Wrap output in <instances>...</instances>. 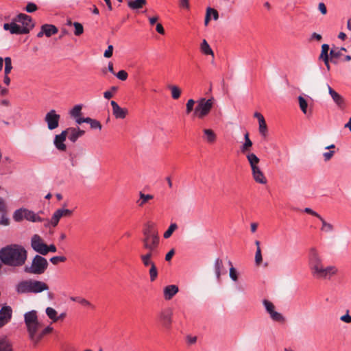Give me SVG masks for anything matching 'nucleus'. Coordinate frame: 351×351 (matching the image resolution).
I'll use <instances>...</instances> for the list:
<instances>
[{
    "label": "nucleus",
    "instance_id": "nucleus-17",
    "mask_svg": "<svg viewBox=\"0 0 351 351\" xmlns=\"http://www.w3.org/2000/svg\"><path fill=\"white\" fill-rule=\"evenodd\" d=\"M143 247L147 250H156L159 244V237L143 239Z\"/></svg>",
    "mask_w": 351,
    "mask_h": 351
},
{
    "label": "nucleus",
    "instance_id": "nucleus-9",
    "mask_svg": "<svg viewBox=\"0 0 351 351\" xmlns=\"http://www.w3.org/2000/svg\"><path fill=\"white\" fill-rule=\"evenodd\" d=\"M60 119V116L56 113L55 110H51L46 114L45 117V121L50 130H53L58 127Z\"/></svg>",
    "mask_w": 351,
    "mask_h": 351
},
{
    "label": "nucleus",
    "instance_id": "nucleus-29",
    "mask_svg": "<svg viewBox=\"0 0 351 351\" xmlns=\"http://www.w3.org/2000/svg\"><path fill=\"white\" fill-rule=\"evenodd\" d=\"M205 140L208 143H213L217 138L215 133L211 129H204L203 130Z\"/></svg>",
    "mask_w": 351,
    "mask_h": 351
},
{
    "label": "nucleus",
    "instance_id": "nucleus-27",
    "mask_svg": "<svg viewBox=\"0 0 351 351\" xmlns=\"http://www.w3.org/2000/svg\"><path fill=\"white\" fill-rule=\"evenodd\" d=\"M247 159L250 163L251 169L258 167L260 159L254 153H247Z\"/></svg>",
    "mask_w": 351,
    "mask_h": 351
},
{
    "label": "nucleus",
    "instance_id": "nucleus-58",
    "mask_svg": "<svg viewBox=\"0 0 351 351\" xmlns=\"http://www.w3.org/2000/svg\"><path fill=\"white\" fill-rule=\"evenodd\" d=\"M141 260L145 267H151L155 263L151 260L145 258L140 257Z\"/></svg>",
    "mask_w": 351,
    "mask_h": 351
},
{
    "label": "nucleus",
    "instance_id": "nucleus-2",
    "mask_svg": "<svg viewBox=\"0 0 351 351\" xmlns=\"http://www.w3.org/2000/svg\"><path fill=\"white\" fill-rule=\"evenodd\" d=\"M308 265L313 276L317 279H329L338 272V269L335 266H328L326 267L323 266L322 260L318 252L314 247L311 248L309 251Z\"/></svg>",
    "mask_w": 351,
    "mask_h": 351
},
{
    "label": "nucleus",
    "instance_id": "nucleus-37",
    "mask_svg": "<svg viewBox=\"0 0 351 351\" xmlns=\"http://www.w3.org/2000/svg\"><path fill=\"white\" fill-rule=\"evenodd\" d=\"M270 317L271 319L274 322H285V317L282 316V315L277 311H272L270 314Z\"/></svg>",
    "mask_w": 351,
    "mask_h": 351
},
{
    "label": "nucleus",
    "instance_id": "nucleus-5",
    "mask_svg": "<svg viewBox=\"0 0 351 351\" xmlns=\"http://www.w3.org/2000/svg\"><path fill=\"white\" fill-rule=\"evenodd\" d=\"M13 219L16 222H20L23 219H26L32 222H42L45 219L41 218L34 211L25 208H21L16 210L12 215Z\"/></svg>",
    "mask_w": 351,
    "mask_h": 351
},
{
    "label": "nucleus",
    "instance_id": "nucleus-55",
    "mask_svg": "<svg viewBox=\"0 0 351 351\" xmlns=\"http://www.w3.org/2000/svg\"><path fill=\"white\" fill-rule=\"evenodd\" d=\"M263 258L261 254V247H258V249L256 250V254H255V262L256 265H260L262 262Z\"/></svg>",
    "mask_w": 351,
    "mask_h": 351
},
{
    "label": "nucleus",
    "instance_id": "nucleus-18",
    "mask_svg": "<svg viewBox=\"0 0 351 351\" xmlns=\"http://www.w3.org/2000/svg\"><path fill=\"white\" fill-rule=\"evenodd\" d=\"M328 87V93L331 97L332 98L334 102L340 108H343L345 107V101L343 97L340 95L337 92L333 90L329 85Z\"/></svg>",
    "mask_w": 351,
    "mask_h": 351
},
{
    "label": "nucleus",
    "instance_id": "nucleus-40",
    "mask_svg": "<svg viewBox=\"0 0 351 351\" xmlns=\"http://www.w3.org/2000/svg\"><path fill=\"white\" fill-rule=\"evenodd\" d=\"M4 61H5L4 73L9 75L12 69V59L10 57H6L4 59Z\"/></svg>",
    "mask_w": 351,
    "mask_h": 351
},
{
    "label": "nucleus",
    "instance_id": "nucleus-32",
    "mask_svg": "<svg viewBox=\"0 0 351 351\" xmlns=\"http://www.w3.org/2000/svg\"><path fill=\"white\" fill-rule=\"evenodd\" d=\"M140 199L137 201V204L139 206H143L149 200L152 199L154 196L152 195H145L142 192L139 193Z\"/></svg>",
    "mask_w": 351,
    "mask_h": 351
},
{
    "label": "nucleus",
    "instance_id": "nucleus-12",
    "mask_svg": "<svg viewBox=\"0 0 351 351\" xmlns=\"http://www.w3.org/2000/svg\"><path fill=\"white\" fill-rule=\"evenodd\" d=\"M12 317V309L10 306H4L0 310V328L6 325Z\"/></svg>",
    "mask_w": 351,
    "mask_h": 351
},
{
    "label": "nucleus",
    "instance_id": "nucleus-38",
    "mask_svg": "<svg viewBox=\"0 0 351 351\" xmlns=\"http://www.w3.org/2000/svg\"><path fill=\"white\" fill-rule=\"evenodd\" d=\"M71 300L77 302L83 306L93 308V306L90 304V302L84 298L80 297H71Z\"/></svg>",
    "mask_w": 351,
    "mask_h": 351
},
{
    "label": "nucleus",
    "instance_id": "nucleus-1",
    "mask_svg": "<svg viewBox=\"0 0 351 351\" xmlns=\"http://www.w3.org/2000/svg\"><path fill=\"white\" fill-rule=\"evenodd\" d=\"M27 252L25 247L18 244H11L0 250V261L7 266L20 267L27 260Z\"/></svg>",
    "mask_w": 351,
    "mask_h": 351
},
{
    "label": "nucleus",
    "instance_id": "nucleus-26",
    "mask_svg": "<svg viewBox=\"0 0 351 351\" xmlns=\"http://www.w3.org/2000/svg\"><path fill=\"white\" fill-rule=\"evenodd\" d=\"M215 272L218 281L221 279V274L222 270H223V261L219 258H217L215 260V265H214Z\"/></svg>",
    "mask_w": 351,
    "mask_h": 351
},
{
    "label": "nucleus",
    "instance_id": "nucleus-48",
    "mask_svg": "<svg viewBox=\"0 0 351 351\" xmlns=\"http://www.w3.org/2000/svg\"><path fill=\"white\" fill-rule=\"evenodd\" d=\"M263 303L264 306L265 307L267 312L269 314H270L272 311H274L275 306L273 304V303L271 302L270 301H269L267 300H264L263 301Z\"/></svg>",
    "mask_w": 351,
    "mask_h": 351
},
{
    "label": "nucleus",
    "instance_id": "nucleus-42",
    "mask_svg": "<svg viewBox=\"0 0 351 351\" xmlns=\"http://www.w3.org/2000/svg\"><path fill=\"white\" fill-rule=\"evenodd\" d=\"M298 101H299V105H300V108L301 110L304 114H306L307 107H308V104H307L306 100L302 96H299Z\"/></svg>",
    "mask_w": 351,
    "mask_h": 351
},
{
    "label": "nucleus",
    "instance_id": "nucleus-64",
    "mask_svg": "<svg viewBox=\"0 0 351 351\" xmlns=\"http://www.w3.org/2000/svg\"><path fill=\"white\" fill-rule=\"evenodd\" d=\"M318 8L322 14H326L327 13V9L324 3H322V2L319 3V5H318Z\"/></svg>",
    "mask_w": 351,
    "mask_h": 351
},
{
    "label": "nucleus",
    "instance_id": "nucleus-3",
    "mask_svg": "<svg viewBox=\"0 0 351 351\" xmlns=\"http://www.w3.org/2000/svg\"><path fill=\"white\" fill-rule=\"evenodd\" d=\"M47 283L33 279L23 280L15 285V291L19 294L34 293L37 294L44 291L49 290Z\"/></svg>",
    "mask_w": 351,
    "mask_h": 351
},
{
    "label": "nucleus",
    "instance_id": "nucleus-8",
    "mask_svg": "<svg viewBox=\"0 0 351 351\" xmlns=\"http://www.w3.org/2000/svg\"><path fill=\"white\" fill-rule=\"evenodd\" d=\"M173 310L171 308L162 309L158 317L161 325L166 329H170L172 324Z\"/></svg>",
    "mask_w": 351,
    "mask_h": 351
},
{
    "label": "nucleus",
    "instance_id": "nucleus-50",
    "mask_svg": "<svg viewBox=\"0 0 351 351\" xmlns=\"http://www.w3.org/2000/svg\"><path fill=\"white\" fill-rule=\"evenodd\" d=\"M179 7L182 10H189L191 8L189 0H179Z\"/></svg>",
    "mask_w": 351,
    "mask_h": 351
},
{
    "label": "nucleus",
    "instance_id": "nucleus-7",
    "mask_svg": "<svg viewBox=\"0 0 351 351\" xmlns=\"http://www.w3.org/2000/svg\"><path fill=\"white\" fill-rule=\"evenodd\" d=\"M25 323L27 328L28 333H32L36 328H40V324L38 321L37 313L36 311H31L26 313L24 315Z\"/></svg>",
    "mask_w": 351,
    "mask_h": 351
},
{
    "label": "nucleus",
    "instance_id": "nucleus-13",
    "mask_svg": "<svg viewBox=\"0 0 351 351\" xmlns=\"http://www.w3.org/2000/svg\"><path fill=\"white\" fill-rule=\"evenodd\" d=\"M67 136V130H63L60 134L56 135L54 138V145L59 151L64 152L66 149L64 142Z\"/></svg>",
    "mask_w": 351,
    "mask_h": 351
},
{
    "label": "nucleus",
    "instance_id": "nucleus-43",
    "mask_svg": "<svg viewBox=\"0 0 351 351\" xmlns=\"http://www.w3.org/2000/svg\"><path fill=\"white\" fill-rule=\"evenodd\" d=\"M259 132L263 137H266L267 135V126L265 121L261 120L259 123Z\"/></svg>",
    "mask_w": 351,
    "mask_h": 351
},
{
    "label": "nucleus",
    "instance_id": "nucleus-22",
    "mask_svg": "<svg viewBox=\"0 0 351 351\" xmlns=\"http://www.w3.org/2000/svg\"><path fill=\"white\" fill-rule=\"evenodd\" d=\"M143 239L147 238H154V237H158V232L154 228V226L151 223L147 224L146 227L143 230Z\"/></svg>",
    "mask_w": 351,
    "mask_h": 351
},
{
    "label": "nucleus",
    "instance_id": "nucleus-59",
    "mask_svg": "<svg viewBox=\"0 0 351 351\" xmlns=\"http://www.w3.org/2000/svg\"><path fill=\"white\" fill-rule=\"evenodd\" d=\"M112 52H113V46L109 45L108 47V49L105 51L104 56L105 58H109L112 56Z\"/></svg>",
    "mask_w": 351,
    "mask_h": 351
},
{
    "label": "nucleus",
    "instance_id": "nucleus-28",
    "mask_svg": "<svg viewBox=\"0 0 351 351\" xmlns=\"http://www.w3.org/2000/svg\"><path fill=\"white\" fill-rule=\"evenodd\" d=\"M244 139H245V143L241 147V152L243 154L247 153L253 145L252 141L249 138L248 132H246L245 134L244 135Z\"/></svg>",
    "mask_w": 351,
    "mask_h": 351
},
{
    "label": "nucleus",
    "instance_id": "nucleus-15",
    "mask_svg": "<svg viewBox=\"0 0 351 351\" xmlns=\"http://www.w3.org/2000/svg\"><path fill=\"white\" fill-rule=\"evenodd\" d=\"M3 29L9 30L12 34H28V29L26 28H21V26L14 22L10 23H4Z\"/></svg>",
    "mask_w": 351,
    "mask_h": 351
},
{
    "label": "nucleus",
    "instance_id": "nucleus-54",
    "mask_svg": "<svg viewBox=\"0 0 351 351\" xmlns=\"http://www.w3.org/2000/svg\"><path fill=\"white\" fill-rule=\"evenodd\" d=\"M322 36L321 34H317L316 32H313L311 35V36H310V38L308 39V41L309 42H313V41L315 40V41H317V42H320L322 40Z\"/></svg>",
    "mask_w": 351,
    "mask_h": 351
},
{
    "label": "nucleus",
    "instance_id": "nucleus-30",
    "mask_svg": "<svg viewBox=\"0 0 351 351\" xmlns=\"http://www.w3.org/2000/svg\"><path fill=\"white\" fill-rule=\"evenodd\" d=\"M342 56V53L341 50L339 49V48L337 49H332L330 51V62H333L334 64H337V59L339 58Z\"/></svg>",
    "mask_w": 351,
    "mask_h": 351
},
{
    "label": "nucleus",
    "instance_id": "nucleus-4",
    "mask_svg": "<svg viewBox=\"0 0 351 351\" xmlns=\"http://www.w3.org/2000/svg\"><path fill=\"white\" fill-rule=\"evenodd\" d=\"M49 263L45 258L40 255H36L30 266H25L24 271L27 274L40 275L45 273Z\"/></svg>",
    "mask_w": 351,
    "mask_h": 351
},
{
    "label": "nucleus",
    "instance_id": "nucleus-14",
    "mask_svg": "<svg viewBox=\"0 0 351 351\" xmlns=\"http://www.w3.org/2000/svg\"><path fill=\"white\" fill-rule=\"evenodd\" d=\"M58 32V28L51 24H45L41 26L40 31L37 34L38 38H41L43 35L47 37H50L53 34H56Z\"/></svg>",
    "mask_w": 351,
    "mask_h": 351
},
{
    "label": "nucleus",
    "instance_id": "nucleus-24",
    "mask_svg": "<svg viewBox=\"0 0 351 351\" xmlns=\"http://www.w3.org/2000/svg\"><path fill=\"white\" fill-rule=\"evenodd\" d=\"M62 213H60L58 210L55 211V213L53 214L51 220L45 219L44 221H46L47 223L45 224V227H49L50 225L53 227H56L61 217Z\"/></svg>",
    "mask_w": 351,
    "mask_h": 351
},
{
    "label": "nucleus",
    "instance_id": "nucleus-60",
    "mask_svg": "<svg viewBox=\"0 0 351 351\" xmlns=\"http://www.w3.org/2000/svg\"><path fill=\"white\" fill-rule=\"evenodd\" d=\"M69 160L71 163V165L73 167L76 166L77 165V161L76 160V155L73 153H69Z\"/></svg>",
    "mask_w": 351,
    "mask_h": 351
},
{
    "label": "nucleus",
    "instance_id": "nucleus-25",
    "mask_svg": "<svg viewBox=\"0 0 351 351\" xmlns=\"http://www.w3.org/2000/svg\"><path fill=\"white\" fill-rule=\"evenodd\" d=\"M38 330L39 328H36L32 334L29 333V339L34 343L35 345H36L43 338V337L46 335L43 330L38 333Z\"/></svg>",
    "mask_w": 351,
    "mask_h": 351
},
{
    "label": "nucleus",
    "instance_id": "nucleus-63",
    "mask_svg": "<svg viewBox=\"0 0 351 351\" xmlns=\"http://www.w3.org/2000/svg\"><path fill=\"white\" fill-rule=\"evenodd\" d=\"M340 319L347 324L351 323V316L348 314V311L347 313L341 317Z\"/></svg>",
    "mask_w": 351,
    "mask_h": 351
},
{
    "label": "nucleus",
    "instance_id": "nucleus-52",
    "mask_svg": "<svg viewBox=\"0 0 351 351\" xmlns=\"http://www.w3.org/2000/svg\"><path fill=\"white\" fill-rule=\"evenodd\" d=\"M229 265H231L230 269V277L234 281H237L238 279L237 270L232 267L231 261H229Z\"/></svg>",
    "mask_w": 351,
    "mask_h": 351
},
{
    "label": "nucleus",
    "instance_id": "nucleus-16",
    "mask_svg": "<svg viewBox=\"0 0 351 351\" xmlns=\"http://www.w3.org/2000/svg\"><path fill=\"white\" fill-rule=\"evenodd\" d=\"M110 104L112 108V114L116 119H124L128 114V110L126 108H121L118 104L114 101H111Z\"/></svg>",
    "mask_w": 351,
    "mask_h": 351
},
{
    "label": "nucleus",
    "instance_id": "nucleus-45",
    "mask_svg": "<svg viewBox=\"0 0 351 351\" xmlns=\"http://www.w3.org/2000/svg\"><path fill=\"white\" fill-rule=\"evenodd\" d=\"M88 120L87 123L90 124L92 129H99V130L101 129V124L99 121L90 117H88Z\"/></svg>",
    "mask_w": 351,
    "mask_h": 351
},
{
    "label": "nucleus",
    "instance_id": "nucleus-33",
    "mask_svg": "<svg viewBox=\"0 0 351 351\" xmlns=\"http://www.w3.org/2000/svg\"><path fill=\"white\" fill-rule=\"evenodd\" d=\"M82 105L78 104L75 105L71 110H70V115L71 117L73 118H77L78 117H80L82 114Z\"/></svg>",
    "mask_w": 351,
    "mask_h": 351
},
{
    "label": "nucleus",
    "instance_id": "nucleus-44",
    "mask_svg": "<svg viewBox=\"0 0 351 351\" xmlns=\"http://www.w3.org/2000/svg\"><path fill=\"white\" fill-rule=\"evenodd\" d=\"M178 228V226L176 223H171L169 227L168 228V229L164 233V238L165 239H168L169 238L171 234H173V232L177 229Z\"/></svg>",
    "mask_w": 351,
    "mask_h": 351
},
{
    "label": "nucleus",
    "instance_id": "nucleus-41",
    "mask_svg": "<svg viewBox=\"0 0 351 351\" xmlns=\"http://www.w3.org/2000/svg\"><path fill=\"white\" fill-rule=\"evenodd\" d=\"M149 274L151 282H154L157 278L158 269L155 264L150 267V269L149 270Z\"/></svg>",
    "mask_w": 351,
    "mask_h": 351
},
{
    "label": "nucleus",
    "instance_id": "nucleus-20",
    "mask_svg": "<svg viewBox=\"0 0 351 351\" xmlns=\"http://www.w3.org/2000/svg\"><path fill=\"white\" fill-rule=\"evenodd\" d=\"M178 292V287L176 285H168L164 289V297L165 300H171Z\"/></svg>",
    "mask_w": 351,
    "mask_h": 351
},
{
    "label": "nucleus",
    "instance_id": "nucleus-56",
    "mask_svg": "<svg viewBox=\"0 0 351 351\" xmlns=\"http://www.w3.org/2000/svg\"><path fill=\"white\" fill-rule=\"evenodd\" d=\"M206 10L208 11V13H210V16H213V18L215 21H217L219 19V13L217 10L210 7L208 8Z\"/></svg>",
    "mask_w": 351,
    "mask_h": 351
},
{
    "label": "nucleus",
    "instance_id": "nucleus-34",
    "mask_svg": "<svg viewBox=\"0 0 351 351\" xmlns=\"http://www.w3.org/2000/svg\"><path fill=\"white\" fill-rule=\"evenodd\" d=\"M46 314L49 318L53 320L54 322L59 320V317L57 316V311L51 307H47L46 308Z\"/></svg>",
    "mask_w": 351,
    "mask_h": 351
},
{
    "label": "nucleus",
    "instance_id": "nucleus-53",
    "mask_svg": "<svg viewBox=\"0 0 351 351\" xmlns=\"http://www.w3.org/2000/svg\"><path fill=\"white\" fill-rule=\"evenodd\" d=\"M116 76L120 80L125 81L127 80L128 75L125 71L121 70L116 74Z\"/></svg>",
    "mask_w": 351,
    "mask_h": 351
},
{
    "label": "nucleus",
    "instance_id": "nucleus-51",
    "mask_svg": "<svg viewBox=\"0 0 351 351\" xmlns=\"http://www.w3.org/2000/svg\"><path fill=\"white\" fill-rule=\"evenodd\" d=\"M38 10L37 5L34 3L29 2L27 4L25 10L29 13L34 12Z\"/></svg>",
    "mask_w": 351,
    "mask_h": 351
},
{
    "label": "nucleus",
    "instance_id": "nucleus-36",
    "mask_svg": "<svg viewBox=\"0 0 351 351\" xmlns=\"http://www.w3.org/2000/svg\"><path fill=\"white\" fill-rule=\"evenodd\" d=\"M201 51L206 55H213V51L206 40H203L201 44Z\"/></svg>",
    "mask_w": 351,
    "mask_h": 351
},
{
    "label": "nucleus",
    "instance_id": "nucleus-31",
    "mask_svg": "<svg viewBox=\"0 0 351 351\" xmlns=\"http://www.w3.org/2000/svg\"><path fill=\"white\" fill-rule=\"evenodd\" d=\"M168 88L171 90V97L173 99H178L181 95V89L176 85H169Z\"/></svg>",
    "mask_w": 351,
    "mask_h": 351
},
{
    "label": "nucleus",
    "instance_id": "nucleus-61",
    "mask_svg": "<svg viewBox=\"0 0 351 351\" xmlns=\"http://www.w3.org/2000/svg\"><path fill=\"white\" fill-rule=\"evenodd\" d=\"M155 254H156V250H152V251L148 250V252L147 254H142L140 256V257H143V258H145L152 260V258L155 255Z\"/></svg>",
    "mask_w": 351,
    "mask_h": 351
},
{
    "label": "nucleus",
    "instance_id": "nucleus-62",
    "mask_svg": "<svg viewBox=\"0 0 351 351\" xmlns=\"http://www.w3.org/2000/svg\"><path fill=\"white\" fill-rule=\"evenodd\" d=\"M335 154L334 151H329L328 152H325L323 154V156L324 158L325 161H328L331 159Z\"/></svg>",
    "mask_w": 351,
    "mask_h": 351
},
{
    "label": "nucleus",
    "instance_id": "nucleus-21",
    "mask_svg": "<svg viewBox=\"0 0 351 351\" xmlns=\"http://www.w3.org/2000/svg\"><path fill=\"white\" fill-rule=\"evenodd\" d=\"M0 351H13L12 343L5 336L0 337Z\"/></svg>",
    "mask_w": 351,
    "mask_h": 351
},
{
    "label": "nucleus",
    "instance_id": "nucleus-35",
    "mask_svg": "<svg viewBox=\"0 0 351 351\" xmlns=\"http://www.w3.org/2000/svg\"><path fill=\"white\" fill-rule=\"evenodd\" d=\"M66 130H67V134H69V136H68L69 139L71 142L75 143L79 138L77 133L75 130V128H69L66 129Z\"/></svg>",
    "mask_w": 351,
    "mask_h": 351
},
{
    "label": "nucleus",
    "instance_id": "nucleus-49",
    "mask_svg": "<svg viewBox=\"0 0 351 351\" xmlns=\"http://www.w3.org/2000/svg\"><path fill=\"white\" fill-rule=\"evenodd\" d=\"M66 258L64 256H53L50 258V262L53 265H58L60 262H65Z\"/></svg>",
    "mask_w": 351,
    "mask_h": 351
},
{
    "label": "nucleus",
    "instance_id": "nucleus-47",
    "mask_svg": "<svg viewBox=\"0 0 351 351\" xmlns=\"http://www.w3.org/2000/svg\"><path fill=\"white\" fill-rule=\"evenodd\" d=\"M195 101L193 99H190L187 101L186 104V114H189L193 110L194 105Z\"/></svg>",
    "mask_w": 351,
    "mask_h": 351
},
{
    "label": "nucleus",
    "instance_id": "nucleus-10",
    "mask_svg": "<svg viewBox=\"0 0 351 351\" xmlns=\"http://www.w3.org/2000/svg\"><path fill=\"white\" fill-rule=\"evenodd\" d=\"M31 246L32 249L41 255L47 251V245L43 242L42 238L38 234H34L31 239Z\"/></svg>",
    "mask_w": 351,
    "mask_h": 351
},
{
    "label": "nucleus",
    "instance_id": "nucleus-11",
    "mask_svg": "<svg viewBox=\"0 0 351 351\" xmlns=\"http://www.w3.org/2000/svg\"><path fill=\"white\" fill-rule=\"evenodd\" d=\"M15 21L22 24L21 28H26L28 29V33L34 27V23L30 16L25 14L21 13L18 14L15 19Z\"/></svg>",
    "mask_w": 351,
    "mask_h": 351
},
{
    "label": "nucleus",
    "instance_id": "nucleus-23",
    "mask_svg": "<svg viewBox=\"0 0 351 351\" xmlns=\"http://www.w3.org/2000/svg\"><path fill=\"white\" fill-rule=\"evenodd\" d=\"M147 4V0H129L128 6L132 10L142 9Z\"/></svg>",
    "mask_w": 351,
    "mask_h": 351
},
{
    "label": "nucleus",
    "instance_id": "nucleus-57",
    "mask_svg": "<svg viewBox=\"0 0 351 351\" xmlns=\"http://www.w3.org/2000/svg\"><path fill=\"white\" fill-rule=\"evenodd\" d=\"M60 213H62L61 217H71L73 214V210L69 209L60 208L58 209Z\"/></svg>",
    "mask_w": 351,
    "mask_h": 351
},
{
    "label": "nucleus",
    "instance_id": "nucleus-46",
    "mask_svg": "<svg viewBox=\"0 0 351 351\" xmlns=\"http://www.w3.org/2000/svg\"><path fill=\"white\" fill-rule=\"evenodd\" d=\"M74 27H75V32H74V34L75 36H80L81 34H83L84 32V27H83V25L78 23V22H74L73 23Z\"/></svg>",
    "mask_w": 351,
    "mask_h": 351
},
{
    "label": "nucleus",
    "instance_id": "nucleus-19",
    "mask_svg": "<svg viewBox=\"0 0 351 351\" xmlns=\"http://www.w3.org/2000/svg\"><path fill=\"white\" fill-rule=\"evenodd\" d=\"M252 176L256 182L265 184L267 183V178L259 167L252 169Z\"/></svg>",
    "mask_w": 351,
    "mask_h": 351
},
{
    "label": "nucleus",
    "instance_id": "nucleus-39",
    "mask_svg": "<svg viewBox=\"0 0 351 351\" xmlns=\"http://www.w3.org/2000/svg\"><path fill=\"white\" fill-rule=\"evenodd\" d=\"M330 48H329V45L328 44H323L322 45V51H321V53L319 55V59H326L328 58H330L329 55H328V51H329Z\"/></svg>",
    "mask_w": 351,
    "mask_h": 351
},
{
    "label": "nucleus",
    "instance_id": "nucleus-6",
    "mask_svg": "<svg viewBox=\"0 0 351 351\" xmlns=\"http://www.w3.org/2000/svg\"><path fill=\"white\" fill-rule=\"evenodd\" d=\"M197 105L194 109L193 116L203 119L208 114L213 106V99L202 98L197 101Z\"/></svg>",
    "mask_w": 351,
    "mask_h": 351
}]
</instances>
